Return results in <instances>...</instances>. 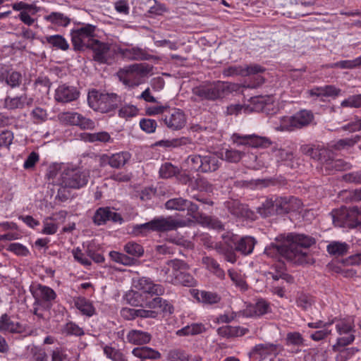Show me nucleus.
Instances as JSON below:
<instances>
[{
    "instance_id": "nucleus-1",
    "label": "nucleus",
    "mask_w": 361,
    "mask_h": 361,
    "mask_svg": "<svg viewBox=\"0 0 361 361\" xmlns=\"http://www.w3.org/2000/svg\"><path fill=\"white\" fill-rule=\"evenodd\" d=\"M276 240V243H272L265 248V255L273 258L283 257L296 264L309 263L307 249L314 243L312 237L290 233L286 237L279 236Z\"/></svg>"
},
{
    "instance_id": "nucleus-2",
    "label": "nucleus",
    "mask_w": 361,
    "mask_h": 361,
    "mask_svg": "<svg viewBox=\"0 0 361 361\" xmlns=\"http://www.w3.org/2000/svg\"><path fill=\"white\" fill-rule=\"evenodd\" d=\"M302 206L301 201L293 196L272 197L267 199L259 208V213L267 216L274 214H283L298 211Z\"/></svg>"
},
{
    "instance_id": "nucleus-3",
    "label": "nucleus",
    "mask_w": 361,
    "mask_h": 361,
    "mask_svg": "<svg viewBox=\"0 0 361 361\" xmlns=\"http://www.w3.org/2000/svg\"><path fill=\"white\" fill-rule=\"evenodd\" d=\"M334 324L337 334L340 336L332 350L341 352L342 348L353 343L355 339V321L353 317L345 318L335 317L330 322V325Z\"/></svg>"
},
{
    "instance_id": "nucleus-4",
    "label": "nucleus",
    "mask_w": 361,
    "mask_h": 361,
    "mask_svg": "<svg viewBox=\"0 0 361 361\" xmlns=\"http://www.w3.org/2000/svg\"><path fill=\"white\" fill-rule=\"evenodd\" d=\"M152 71V67L147 63H135L121 69L118 72L119 80L128 87L138 86L142 78Z\"/></svg>"
},
{
    "instance_id": "nucleus-5",
    "label": "nucleus",
    "mask_w": 361,
    "mask_h": 361,
    "mask_svg": "<svg viewBox=\"0 0 361 361\" xmlns=\"http://www.w3.org/2000/svg\"><path fill=\"white\" fill-rule=\"evenodd\" d=\"M89 173L70 166L61 168L59 184L64 188L79 189L87 185Z\"/></svg>"
},
{
    "instance_id": "nucleus-6",
    "label": "nucleus",
    "mask_w": 361,
    "mask_h": 361,
    "mask_svg": "<svg viewBox=\"0 0 361 361\" xmlns=\"http://www.w3.org/2000/svg\"><path fill=\"white\" fill-rule=\"evenodd\" d=\"M87 102L93 110L107 113L116 108L118 97L116 94L102 93L93 90L88 93Z\"/></svg>"
},
{
    "instance_id": "nucleus-7",
    "label": "nucleus",
    "mask_w": 361,
    "mask_h": 361,
    "mask_svg": "<svg viewBox=\"0 0 361 361\" xmlns=\"http://www.w3.org/2000/svg\"><path fill=\"white\" fill-rule=\"evenodd\" d=\"M95 26L91 24L79 23L71 30V41L76 49H82L90 47L92 44L97 41L94 39L95 35Z\"/></svg>"
},
{
    "instance_id": "nucleus-8",
    "label": "nucleus",
    "mask_w": 361,
    "mask_h": 361,
    "mask_svg": "<svg viewBox=\"0 0 361 361\" xmlns=\"http://www.w3.org/2000/svg\"><path fill=\"white\" fill-rule=\"evenodd\" d=\"M265 68L260 65L256 63H252L250 65H235L231 66L224 68L222 71L224 76L231 77V76H250L257 75V85H260L264 82V78L258 75V74L264 72Z\"/></svg>"
},
{
    "instance_id": "nucleus-9",
    "label": "nucleus",
    "mask_w": 361,
    "mask_h": 361,
    "mask_svg": "<svg viewBox=\"0 0 361 361\" xmlns=\"http://www.w3.org/2000/svg\"><path fill=\"white\" fill-rule=\"evenodd\" d=\"M30 290L37 303L49 309L56 298V293L49 286L36 284L30 286Z\"/></svg>"
},
{
    "instance_id": "nucleus-10",
    "label": "nucleus",
    "mask_w": 361,
    "mask_h": 361,
    "mask_svg": "<svg viewBox=\"0 0 361 361\" xmlns=\"http://www.w3.org/2000/svg\"><path fill=\"white\" fill-rule=\"evenodd\" d=\"M59 120L66 124L77 126L82 129H93L94 122L77 112H63L59 114Z\"/></svg>"
},
{
    "instance_id": "nucleus-11",
    "label": "nucleus",
    "mask_w": 361,
    "mask_h": 361,
    "mask_svg": "<svg viewBox=\"0 0 361 361\" xmlns=\"http://www.w3.org/2000/svg\"><path fill=\"white\" fill-rule=\"evenodd\" d=\"M152 221L155 231H169L185 226L190 219H180L169 216L154 219Z\"/></svg>"
},
{
    "instance_id": "nucleus-12",
    "label": "nucleus",
    "mask_w": 361,
    "mask_h": 361,
    "mask_svg": "<svg viewBox=\"0 0 361 361\" xmlns=\"http://www.w3.org/2000/svg\"><path fill=\"white\" fill-rule=\"evenodd\" d=\"M164 121L169 128L179 130L185 126L186 117L182 110L174 108L169 109L165 114Z\"/></svg>"
},
{
    "instance_id": "nucleus-13",
    "label": "nucleus",
    "mask_w": 361,
    "mask_h": 361,
    "mask_svg": "<svg viewBox=\"0 0 361 361\" xmlns=\"http://www.w3.org/2000/svg\"><path fill=\"white\" fill-rule=\"evenodd\" d=\"M133 287L138 291L151 295H160L164 293L162 286L154 283L151 279L146 277L134 279Z\"/></svg>"
},
{
    "instance_id": "nucleus-14",
    "label": "nucleus",
    "mask_w": 361,
    "mask_h": 361,
    "mask_svg": "<svg viewBox=\"0 0 361 361\" xmlns=\"http://www.w3.org/2000/svg\"><path fill=\"white\" fill-rule=\"evenodd\" d=\"M186 166L183 167L188 172L190 179L195 181H201V173L203 172V159L201 156H190L186 160Z\"/></svg>"
},
{
    "instance_id": "nucleus-15",
    "label": "nucleus",
    "mask_w": 361,
    "mask_h": 361,
    "mask_svg": "<svg viewBox=\"0 0 361 361\" xmlns=\"http://www.w3.org/2000/svg\"><path fill=\"white\" fill-rule=\"evenodd\" d=\"M90 47L94 52V59L99 63H108L114 56V50L111 49L109 44L97 40Z\"/></svg>"
},
{
    "instance_id": "nucleus-16",
    "label": "nucleus",
    "mask_w": 361,
    "mask_h": 361,
    "mask_svg": "<svg viewBox=\"0 0 361 361\" xmlns=\"http://www.w3.org/2000/svg\"><path fill=\"white\" fill-rule=\"evenodd\" d=\"M130 154L127 152H121L111 156L103 154L99 158V163L102 166L109 164L113 168H121L130 160Z\"/></svg>"
},
{
    "instance_id": "nucleus-17",
    "label": "nucleus",
    "mask_w": 361,
    "mask_h": 361,
    "mask_svg": "<svg viewBox=\"0 0 361 361\" xmlns=\"http://www.w3.org/2000/svg\"><path fill=\"white\" fill-rule=\"evenodd\" d=\"M80 92L78 89L71 85L63 84L55 90V99L59 102L67 103L78 98Z\"/></svg>"
},
{
    "instance_id": "nucleus-18",
    "label": "nucleus",
    "mask_w": 361,
    "mask_h": 361,
    "mask_svg": "<svg viewBox=\"0 0 361 361\" xmlns=\"http://www.w3.org/2000/svg\"><path fill=\"white\" fill-rule=\"evenodd\" d=\"M184 264L179 260H172L168 264L169 270L171 269V279L170 281L172 283H182L184 286H190L192 279L190 276L183 275V272L180 270Z\"/></svg>"
},
{
    "instance_id": "nucleus-19",
    "label": "nucleus",
    "mask_w": 361,
    "mask_h": 361,
    "mask_svg": "<svg viewBox=\"0 0 361 361\" xmlns=\"http://www.w3.org/2000/svg\"><path fill=\"white\" fill-rule=\"evenodd\" d=\"M330 216L333 224L338 227H351L353 224L351 217V211L347 209L346 207L334 209L330 213Z\"/></svg>"
},
{
    "instance_id": "nucleus-20",
    "label": "nucleus",
    "mask_w": 361,
    "mask_h": 361,
    "mask_svg": "<svg viewBox=\"0 0 361 361\" xmlns=\"http://www.w3.org/2000/svg\"><path fill=\"white\" fill-rule=\"evenodd\" d=\"M230 92L229 85L228 83L218 81L204 90V99H216L224 97Z\"/></svg>"
},
{
    "instance_id": "nucleus-21",
    "label": "nucleus",
    "mask_w": 361,
    "mask_h": 361,
    "mask_svg": "<svg viewBox=\"0 0 361 361\" xmlns=\"http://www.w3.org/2000/svg\"><path fill=\"white\" fill-rule=\"evenodd\" d=\"M107 221L121 223L122 219L114 209L102 207L98 209L94 216V222L97 225L105 224Z\"/></svg>"
},
{
    "instance_id": "nucleus-22",
    "label": "nucleus",
    "mask_w": 361,
    "mask_h": 361,
    "mask_svg": "<svg viewBox=\"0 0 361 361\" xmlns=\"http://www.w3.org/2000/svg\"><path fill=\"white\" fill-rule=\"evenodd\" d=\"M341 90L334 85H328L320 87H314L307 91L310 97H333L335 98L341 94Z\"/></svg>"
},
{
    "instance_id": "nucleus-23",
    "label": "nucleus",
    "mask_w": 361,
    "mask_h": 361,
    "mask_svg": "<svg viewBox=\"0 0 361 361\" xmlns=\"http://www.w3.org/2000/svg\"><path fill=\"white\" fill-rule=\"evenodd\" d=\"M233 140L238 145H248L252 147H262L269 142L267 138L255 135L240 136L238 134H233Z\"/></svg>"
},
{
    "instance_id": "nucleus-24",
    "label": "nucleus",
    "mask_w": 361,
    "mask_h": 361,
    "mask_svg": "<svg viewBox=\"0 0 361 361\" xmlns=\"http://www.w3.org/2000/svg\"><path fill=\"white\" fill-rule=\"evenodd\" d=\"M283 350V347L279 344L261 343L256 345L252 350V353L259 355L261 359H264L269 355H276Z\"/></svg>"
},
{
    "instance_id": "nucleus-25",
    "label": "nucleus",
    "mask_w": 361,
    "mask_h": 361,
    "mask_svg": "<svg viewBox=\"0 0 361 361\" xmlns=\"http://www.w3.org/2000/svg\"><path fill=\"white\" fill-rule=\"evenodd\" d=\"M165 207L169 210H188V213H193L197 210V206L192 204L190 201L181 197L173 198L165 203Z\"/></svg>"
},
{
    "instance_id": "nucleus-26",
    "label": "nucleus",
    "mask_w": 361,
    "mask_h": 361,
    "mask_svg": "<svg viewBox=\"0 0 361 361\" xmlns=\"http://www.w3.org/2000/svg\"><path fill=\"white\" fill-rule=\"evenodd\" d=\"M24 331V327L18 322L13 321L6 314L0 317V331L6 333H21Z\"/></svg>"
},
{
    "instance_id": "nucleus-27",
    "label": "nucleus",
    "mask_w": 361,
    "mask_h": 361,
    "mask_svg": "<svg viewBox=\"0 0 361 361\" xmlns=\"http://www.w3.org/2000/svg\"><path fill=\"white\" fill-rule=\"evenodd\" d=\"M256 243L253 237L244 236L235 242V250L243 255H248L253 252Z\"/></svg>"
},
{
    "instance_id": "nucleus-28",
    "label": "nucleus",
    "mask_w": 361,
    "mask_h": 361,
    "mask_svg": "<svg viewBox=\"0 0 361 361\" xmlns=\"http://www.w3.org/2000/svg\"><path fill=\"white\" fill-rule=\"evenodd\" d=\"M33 99L26 94L20 97H7L5 99L4 106L8 109H23L25 106L32 104Z\"/></svg>"
},
{
    "instance_id": "nucleus-29",
    "label": "nucleus",
    "mask_w": 361,
    "mask_h": 361,
    "mask_svg": "<svg viewBox=\"0 0 361 361\" xmlns=\"http://www.w3.org/2000/svg\"><path fill=\"white\" fill-rule=\"evenodd\" d=\"M127 341L133 345H144L151 340V335L145 331L132 329L126 335Z\"/></svg>"
},
{
    "instance_id": "nucleus-30",
    "label": "nucleus",
    "mask_w": 361,
    "mask_h": 361,
    "mask_svg": "<svg viewBox=\"0 0 361 361\" xmlns=\"http://www.w3.org/2000/svg\"><path fill=\"white\" fill-rule=\"evenodd\" d=\"M271 310L269 303L263 299L258 300L255 305H250L246 310L249 317H260Z\"/></svg>"
},
{
    "instance_id": "nucleus-31",
    "label": "nucleus",
    "mask_w": 361,
    "mask_h": 361,
    "mask_svg": "<svg viewBox=\"0 0 361 361\" xmlns=\"http://www.w3.org/2000/svg\"><path fill=\"white\" fill-rule=\"evenodd\" d=\"M331 152L330 151V154L326 155L322 162V164L326 169L331 170L334 169L336 171H344L350 169V164L343 159H331Z\"/></svg>"
},
{
    "instance_id": "nucleus-32",
    "label": "nucleus",
    "mask_w": 361,
    "mask_h": 361,
    "mask_svg": "<svg viewBox=\"0 0 361 361\" xmlns=\"http://www.w3.org/2000/svg\"><path fill=\"white\" fill-rule=\"evenodd\" d=\"M361 140V135H355L332 142L330 147L336 150H342L353 147Z\"/></svg>"
},
{
    "instance_id": "nucleus-33",
    "label": "nucleus",
    "mask_w": 361,
    "mask_h": 361,
    "mask_svg": "<svg viewBox=\"0 0 361 361\" xmlns=\"http://www.w3.org/2000/svg\"><path fill=\"white\" fill-rule=\"evenodd\" d=\"M146 306L150 310H159V313L160 312L172 313L173 312V307L166 300L159 297H156L147 302Z\"/></svg>"
},
{
    "instance_id": "nucleus-34",
    "label": "nucleus",
    "mask_w": 361,
    "mask_h": 361,
    "mask_svg": "<svg viewBox=\"0 0 361 361\" xmlns=\"http://www.w3.org/2000/svg\"><path fill=\"white\" fill-rule=\"evenodd\" d=\"M248 331L247 329L240 326H224L218 329V334L223 337L230 338L242 336Z\"/></svg>"
},
{
    "instance_id": "nucleus-35",
    "label": "nucleus",
    "mask_w": 361,
    "mask_h": 361,
    "mask_svg": "<svg viewBox=\"0 0 361 361\" xmlns=\"http://www.w3.org/2000/svg\"><path fill=\"white\" fill-rule=\"evenodd\" d=\"M301 150L302 153L309 155L312 159L319 160L322 163L326 155L330 154V150L327 149H319V147L314 148L310 145L302 146Z\"/></svg>"
},
{
    "instance_id": "nucleus-36",
    "label": "nucleus",
    "mask_w": 361,
    "mask_h": 361,
    "mask_svg": "<svg viewBox=\"0 0 361 361\" xmlns=\"http://www.w3.org/2000/svg\"><path fill=\"white\" fill-rule=\"evenodd\" d=\"M43 43L47 42L51 47L66 51L68 49L69 44L66 39L61 35H49L44 37Z\"/></svg>"
},
{
    "instance_id": "nucleus-37",
    "label": "nucleus",
    "mask_w": 361,
    "mask_h": 361,
    "mask_svg": "<svg viewBox=\"0 0 361 361\" xmlns=\"http://www.w3.org/2000/svg\"><path fill=\"white\" fill-rule=\"evenodd\" d=\"M132 354L141 360L157 359L160 357V353L149 347L135 348Z\"/></svg>"
},
{
    "instance_id": "nucleus-38",
    "label": "nucleus",
    "mask_w": 361,
    "mask_h": 361,
    "mask_svg": "<svg viewBox=\"0 0 361 361\" xmlns=\"http://www.w3.org/2000/svg\"><path fill=\"white\" fill-rule=\"evenodd\" d=\"M314 116L310 111L301 110L293 115L297 128H301L309 125L313 120Z\"/></svg>"
},
{
    "instance_id": "nucleus-39",
    "label": "nucleus",
    "mask_w": 361,
    "mask_h": 361,
    "mask_svg": "<svg viewBox=\"0 0 361 361\" xmlns=\"http://www.w3.org/2000/svg\"><path fill=\"white\" fill-rule=\"evenodd\" d=\"M204 265L207 269L214 274L217 279L223 280L225 278V272L220 267L219 263L212 258L204 257Z\"/></svg>"
},
{
    "instance_id": "nucleus-40",
    "label": "nucleus",
    "mask_w": 361,
    "mask_h": 361,
    "mask_svg": "<svg viewBox=\"0 0 361 361\" xmlns=\"http://www.w3.org/2000/svg\"><path fill=\"white\" fill-rule=\"evenodd\" d=\"M44 19L52 24L63 27H66L71 22L68 17L59 12H52L49 15L45 16Z\"/></svg>"
},
{
    "instance_id": "nucleus-41",
    "label": "nucleus",
    "mask_w": 361,
    "mask_h": 361,
    "mask_svg": "<svg viewBox=\"0 0 361 361\" xmlns=\"http://www.w3.org/2000/svg\"><path fill=\"white\" fill-rule=\"evenodd\" d=\"M75 305L78 310L88 317L92 316L95 312L92 304L84 298H78L75 301Z\"/></svg>"
},
{
    "instance_id": "nucleus-42",
    "label": "nucleus",
    "mask_w": 361,
    "mask_h": 361,
    "mask_svg": "<svg viewBox=\"0 0 361 361\" xmlns=\"http://www.w3.org/2000/svg\"><path fill=\"white\" fill-rule=\"evenodd\" d=\"M328 252L334 256H341L347 253L349 246L345 243L332 242L327 245Z\"/></svg>"
},
{
    "instance_id": "nucleus-43",
    "label": "nucleus",
    "mask_w": 361,
    "mask_h": 361,
    "mask_svg": "<svg viewBox=\"0 0 361 361\" xmlns=\"http://www.w3.org/2000/svg\"><path fill=\"white\" fill-rule=\"evenodd\" d=\"M202 330L203 327L201 324L193 323L178 330L176 334L179 336H194L202 333Z\"/></svg>"
},
{
    "instance_id": "nucleus-44",
    "label": "nucleus",
    "mask_w": 361,
    "mask_h": 361,
    "mask_svg": "<svg viewBox=\"0 0 361 361\" xmlns=\"http://www.w3.org/2000/svg\"><path fill=\"white\" fill-rule=\"evenodd\" d=\"M228 208L231 214L236 216H247V209L246 206L237 201H232L228 203Z\"/></svg>"
},
{
    "instance_id": "nucleus-45",
    "label": "nucleus",
    "mask_w": 361,
    "mask_h": 361,
    "mask_svg": "<svg viewBox=\"0 0 361 361\" xmlns=\"http://www.w3.org/2000/svg\"><path fill=\"white\" fill-rule=\"evenodd\" d=\"M276 129L280 131H293L298 129L293 121V116L281 117L279 126H276Z\"/></svg>"
},
{
    "instance_id": "nucleus-46",
    "label": "nucleus",
    "mask_w": 361,
    "mask_h": 361,
    "mask_svg": "<svg viewBox=\"0 0 361 361\" xmlns=\"http://www.w3.org/2000/svg\"><path fill=\"white\" fill-rule=\"evenodd\" d=\"M121 53L123 57L128 59L139 60L144 59V54L142 49L136 47L121 49Z\"/></svg>"
},
{
    "instance_id": "nucleus-47",
    "label": "nucleus",
    "mask_w": 361,
    "mask_h": 361,
    "mask_svg": "<svg viewBox=\"0 0 361 361\" xmlns=\"http://www.w3.org/2000/svg\"><path fill=\"white\" fill-rule=\"evenodd\" d=\"M219 159L216 154L209 152L204 155V172L214 171L219 167Z\"/></svg>"
},
{
    "instance_id": "nucleus-48",
    "label": "nucleus",
    "mask_w": 361,
    "mask_h": 361,
    "mask_svg": "<svg viewBox=\"0 0 361 361\" xmlns=\"http://www.w3.org/2000/svg\"><path fill=\"white\" fill-rule=\"evenodd\" d=\"M341 106L345 108H361V94L349 96L341 102Z\"/></svg>"
},
{
    "instance_id": "nucleus-49",
    "label": "nucleus",
    "mask_w": 361,
    "mask_h": 361,
    "mask_svg": "<svg viewBox=\"0 0 361 361\" xmlns=\"http://www.w3.org/2000/svg\"><path fill=\"white\" fill-rule=\"evenodd\" d=\"M150 231H155L153 221L133 226V232L136 235H145Z\"/></svg>"
},
{
    "instance_id": "nucleus-50",
    "label": "nucleus",
    "mask_w": 361,
    "mask_h": 361,
    "mask_svg": "<svg viewBox=\"0 0 361 361\" xmlns=\"http://www.w3.org/2000/svg\"><path fill=\"white\" fill-rule=\"evenodd\" d=\"M43 228L41 233L44 235H54L55 234L59 228L57 224L54 222L51 217H47L43 220Z\"/></svg>"
},
{
    "instance_id": "nucleus-51",
    "label": "nucleus",
    "mask_w": 361,
    "mask_h": 361,
    "mask_svg": "<svg viewBox=\"0 0 361 361\" xmlns=\"http://www.w3.org/2000/svg\"><path fill=\"white\" fill-rule=\"evenodd\" d=\"M138 114L137 106L132 104H126L121 106L118 110V116L121 118L128 119L134 117Z\"/></svg>"
},
{
    "instance_id": "nucleus-52",
    "label": "nucleus",
    "mask_w": 361,
    "mask_h": 361,
    "mask_svg": "<svg viewBox=\"0 0 361 361\" xmlns=\"http://www.w3.org/2000/svg\"><path fill=\"white\" fill-rule=\"evenodd\" d=\"M11 6L14 11L20 12L28 11L32 15L36 14L39 11L35 4H28L23 1L13 3Z\"/></svg>"
},
{
    "instance_id": "nucleus-53",
    "label": "nucleus",
    "mask_w": 361,
    "mask_h": 361,
    "mask_svg": "<svg viewBox=\"0 0 361 361\" xmlns=\"http://www.w3.org/2000/svg\"><path fill=\"white\" fill-rule=\"evenodd\" d=\"M287 345L302 346L304 345V338L299 332H289L286 338Z\"/></svg>"
},
{
    "instance_id": "nucleus-54",
    "label": "nucleus",
    "mask_w": 361,
    "mask_h": 361,
    "mask_svg": "<svg viewBox=\"0 0 361 361\" xmlns=\"http://www.w3.org/2000/svg\"><path fill=\"white\" fill-rule=\"evenodd\" d=\"M72 255L74 259L85 267H89L92 264L91 260L79 247L73 249L72 250Z\"/></svg>"
},
{
    "instance_id": "nucleus-55",
    "label": "nucleus",
    "mask_w": 361,
    "mask_h": 361,
    "mask_svg": "<svg viewBox=\"0 0 361 361\" xmlns=\"http://www.w3.org/2000/svg\"><path fill=\"white\" fill-rule=\"evenodd\" d=\"M178 170L170 163L163 164L159 169L160 176L163 178H169L175 176Z\"/></svg>"
},
{
    "instance_id": "nucleus-56",
    "label": "nucleus",
    "mask_w": 361,
    "mask_h": 361,
    "mask_svg": "<svg viewBox=\"0 0 361 361\" xmlns=\"http://www.w3.org/2000/svg\"><path fill=\"white\" fill-rule=\"evenodd\" d=\"M109 257L115 262L123 265H130L133 264V259L130 257L116 251H111L109 252Z\"/></svg>"
},
{
    "instance_id": "nucleus-57",
    "label": "nucleus",
    "mask_w": 361,
    "mask_h": 361,
    "mask_svg": "<svg viewBox=\"0 0 361 361\" xmlns=\"http://www.w3.org/2000/svg\"><path fill=\"white\" fill-rule=\"evenodd\" d=\"M125 251L134 257H140L143 254L142 247L134 242L128 243L124 247Z\"/></svg>"
},
{
    "instance_id": "nucleus-58",
    "label": "nucleus",
    "mask_w": 361,
    "mask_h": 361,
    "mask_svg": "<svg viewBox=\"0 0 361 361\" xmlns=\"http://www.w3.org/2000/svg\"><path fill=\"white\" fill-rule=\"evenodd\" d=\"M31 117L34 123H41L47 120V113L42 108L37 107L32 111Z\"/></svg>"
},
{
    "instance_id": "nucleus-59",
    "label": "nucleus",
    "mask_w": 361,
    "mask_h": 361,
    "mask_svg": "<svg viewBox=\"0 0 361 361\" xmlns=\"http://www.w3.org/2000/svg\"><path fill=\"white\" fill-rule=\"evenodd\" d=\"M228 274L231 281L241 289H246L247 284L242 276L233 269H229Z\"/></svg>"
},
{
    "instance_id": "nucleus-60",
    "label": "nucleus",
    "mask_w": 361,
    "mask_h": 361,
    "mask_svg": "<svg viewBox=\"0 0 361 361\" xmlns=\"http://www.w3.org/2000/svg\"><path fill=\"white\" fill-rule=\"evenodd\" d=\"M7 250L12 252L18 256H27L29 254L28 249L23 245L18 243L9 244Z\"/></svg>"
},
{
    "instance_id": "nucleus-61",
    "label": "nucleus",
    "mask_w": 361,
    "mask_h": 361,
    "mask_svg": "<svg viewBox=\"0 0 361 361\" xmlns=\"http://www.w3.org/2000/svg\"><path fill=\"white\" fill-rule=\"evenodd\" d=\"M359 67L357 58L353 60L340 61L331 65V68H339L342 69H353Z\"/></svg>"
},
{
    "instance_id": "nucleus-62",
    "label": "nucleus",
    "mask_w": 361,
    "mask_h": 361,
    "mask_svg": "<svg viewBox=\"0 0 361 361\" xmlns=\"http://www.w3.org/2000/svg\"><path fill=\"white\" fill-rule=\"evenodd\" d=\"M140 126L147 133H152L155 131L157 124L155 120L143 118L140 121Z\"/></svg>"
},
{
    "instance_id": "nucleus-63",
    "label": "nucleus",
    "mask_w": 361,
    "mask_h": 361,
    "mask_svg": "<svg viewBox=\"0 0 361 361\" xmlns=\"http://www.w3.org/2000/svg\"><path fill=\"white\" fill-rule=\"evenodd\" d=\"M238 316V313L233 311L225 312L224 314L219 315L214 319L215 323H230L235 320Z\"/></svg>"
},
{
    "instance_id": "nucleus-64",
    "label": "nucleus",
    "mask_w": 361,
    "mask_h": 361,
    "mask_svg": "<svg viewBox=\"0 0 361 361\" xmlns=\"http://www.w3.org/2000/svg\"><path fill=\"white\" fill-rule=\"evenodd\" d=\"M244 155V153L236 149H227L225 152V159L229 162L237 163Z\"/></svg>"
}]
</instances>
